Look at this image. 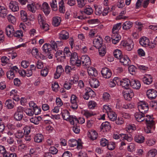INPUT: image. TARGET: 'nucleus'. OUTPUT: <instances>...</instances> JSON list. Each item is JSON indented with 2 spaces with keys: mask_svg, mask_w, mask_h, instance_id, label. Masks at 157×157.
I'll list each match as a JSON object with an SVG mask.
<instances>
[{
  "mask_svg": "<svg viewBox=\"0 0 157 157\" xmlns=\"http://www.w3.org/2000/svg\"><path fill=\"white\" fill-rule=\"evenodd\" d=\"M70 63L72 65H76L79 67L81 65V61L78 59L77 53L75 52H72L70 55Z\"/></svg>",
  "mask_w": 157,
  "mask_h": 157,
  "instance_id": "1",
  "label": "nucleus"
},
{
  "mask_svg": "<svg viewBox=\"0 0 157 157\" xmlns=\"http://www.w3.org/2000/svg\"><path fill=\"white\" fill-rule=\"evenodd\" d=\"M37 20L41 28L44 31H47L49 29V25L46 22L44 16L40 14H38Z\"/></svg>",
  "mask_w": 157,
  "mask_h": 157,
  "instance_id": "2",
  "label": "nucleus"
},
{
  "mask_svg": "<svg viewBox=\"0 0 157 157\" xmlns=\"http://www.w3.org/2000/svg\"><path fill=\"white\" fill-rule=\"evenodd\" d=\"M63 118L66 121H69L71 124H73V120H75V116H70L69 113L67 110H63L61 112Z\"/></svg>",
  "mask_w": 157,
  "mask_h": 157,
  "instance_id": "3",
  "label": "nucleus"
},
{
  "mask_svg": "<svg viewBox=\"0 0 157 157\" xmlns=\"http://www.w3.org/2000/svg\"><path fill=\"white\" fill-rule=\"evenodd\" d=\"M138 108L140 112L145 113L148 110V104L146 102L141 101L138 103Z\"/></svg>",
  "mask_w": 157,
  "mask_h": 157,
  "instance_id": "4",
  "label": "nucleus"
},
{
  "mask_svg": "<svg viewBox=\"0 0 157 157\" xmlns=\"http://www.w3.org/2000/svg\"><path fill=\"white\" fill-rule=\"evenodd\" d=\"M121 44L126 50L128 51L132 50L134 45L133 41L131 40L122 41L121 42Z\"/></svg>",
  "mask_w": 157,
  "mask_h": 157,
  "instance_id": "5",
  "label": "nucleus"
},
{
  "mask_svg": "<svg viewBox=\"0 0 157 157\" xmlns=\"http://www.w3.org/2000/svg\"><path fill=\"white\" fill-rule=\"evenodd\" d=\"M42 48L44 52L47 54L48 58L50 59L52 58V55L51 53L52 51V48L50 44H45L43 46Z\"/></svg>",
  "mask_w": 157,
  "mask_h": 157,
  "instance_id": "6",
  "label": "nucleus"
},
{
  "mask_svg": "<svg viewBox=\"0 0 157 157\" xmlns=\"http://www.w3.org/2000/svg\"><path fill=\"white\" fill-rule=\"evenodd\" d=\"M81 59V64L84 67L87 68L90 66L91 64V61L90 57L87 55L82 56Z\"/></svg>",
  "mask_w": 157,
  "mask_h": 157,
  "instance_id": "7",
  "label": "nucleus"
},
{
  "mask_svg": "<svg viewBox=\"0 0 157 157\" xmlns=\"http://www.w3.org/2000/svg\"><path fill=\"white\" fill-rule=\"evenodd\" d=\"M101 74L102 77L105 78H109L112 75L111 71L108 68L104 67L102 68Z\"/></svg>",
  "mask_w": 157,
  "mask_h": 157,
  "instance_id": "8",
  "label": "nucleus"
},
{
  "mask_svg": "<svg viewBox=\"0 0 157 157\" xmlns=\"http://www.w3.org/2000/svg\"><path fill=\"white\" fill-rule=\"evenodd\" d=\"M63 71L64 70L61 65L57 66L56 67V72L54 74V78L55 79L59 78Z\"/></svg>",
  "mask_w": 157,
  "mask_h": 157,
  "instance_id": "9",
  "label": "nucleus"
},
{
  "mask_svg": "<svg viewBox=\"0 0 157 157\" xmlns=\"http://www.w3.org/2000/svg\"><path fill=\"white\" fill-rule=\"evenodd\" d=\"M157 92L154 89H151L147 90V95L148 98L150 99H155L157 95Z\"/></svg>",
  "mask_w": 157,
  "mask_h": 157,
  "instance_id": "10",
  "label": "nucleus"
},
{
  "mask_svg": "<svg viewBox=\"0 0 157 157\" xmlns=\"http://www.w3.org/2000/svg\"><path fill=\"white\" fill-rule=\"evenodd\" d=\"M9 7L10 9L13 12L17 11L19 10V6L17 2L12 1L9 4Z\"/></svg>",
  "mask_w": 157,
  "mask_h": 157,
  "instance_id": "11",
  "label": "nucleus"
},
{
  "mask_svg": "<svg viewBox=\"0 0 157 157\" xmlns=\"http://www.w3.org/2000/svg\"><path fill=\"white\" fill-rule=\"evenodd\" d=\"M120 85L126 89H128L130 86L131 81L128 79L124 78L120 81Z\"/></svg>",
  "mask_w": 157,
  "mask_h": 157,
  "instance_id": "12",
  "label": "nucleus"
},
{
  "mask_svg": "<svg viewBox=\"0 0 157 157\" xmlns=\"http://www.w3.org/2000/svg\"><path fill=\"white\" fill-rule=\"evenodd\" d=\"M145 115L144 113L139 112L136 113L135 114V117L137 121L139 122L144 121Z\"/></svg>",
  "mask_w": 157,
  "mask_h": 157,
  "instance_id": "13",
  "label": "nucleus"
},
{
  "mask_svg": "<svg viewBox=\"0 0 157 157\" xmlns=\"http://www.w3.org/2000/svg\"><path fill=\"white\" fill-rule=\"evenodd\" d=\"M124 97L126 100H130L134 96V94L132 90H129L124 93Z\"/></svg>",
  "mask_w": 157,
  "mask_h": 157,
  "instance_id": "14",
  "label": "nucleus"
},
{
  "mask_svg": "<svg viewBox=\"0 0 157 157\" xmlns=\"http://www.w3.org/2000/svg\"><path fill=\"white\" fill-rule=\"evenodd\" d=\"M14 29L12 25H8L6 29V33L9 37H11L13 36Z\"/></svg>",
  "mask_w": 157,
  "mask_h": 157,
  "instance_id": "15",
  "label": "nucleus"
},
{
  "mask_svg": "<svg viewBox=\"0 0 157 157\" xmlns=\"http://www.w3.org/2000/svg\"><path fill=\"white\" fill-rule=\"evenodd\" d=\"M42 9L44 13L46 15H48L50 13L51 9L48 4L46 2H44L42 5Z\"/></svg>",
  "mask_w": 157,
  "mask_h": 157,
  "instance_id": "16",
  "label": "nucleus"
},
{
  "mask_svg": "<svg viewBox=\"0 0 157 157\" xmlns=\"http://www.w3.org/2000/svg\"><path fill=\"white\" fill-rule=\"evenodd\" d=\"M132 22L130 21H127L124 22L122 25V29L124 30L130 29L133 26Z\"/></svg>",
  "mask_w": 157,
  "mask_h": 157,
  "instance_id": "17",
  "label": "nucleus"
},
{
  "mask_svg": "<svg viewBox=\"0 0 157 157\" xmlns=\"http://www.w3.org/2000/svg\"><path fill=\"white\" fill-rule=\"evenodd\" d=\"M139 43L142 46L146 47L149 45V40L147 37H143L140 39Z\"/></svg>",
  "mask_w": 157,
  "mask_h": 157,
  "instance_id": "18",
  "label": "nucleus"
},
{
  "mask_svg": "<svg viewBox=\"0 0 157 157\" xmlns=\"http://www.w3.org/2000/svg\"><path fill=\"white\" fill-rule=\"evenodd\" d=\"M82 114L85 116L86 118H89L96 115L95 113L93 112L86 109H84L82 110Z\"/></svg>",
  "mask_w": 157,
  "mask_h": 157,
  "instance_id": "19",
  "label": "nucleus"
},
{
  "mask_svg": "<svg viewBox=\"0 0 157 157\" xmlns=\"http://www.w3.org/2000/svg\"><path fill=\"white\" fill-rule=\"evenodd\" d=\"M130 86L134 89H139L141 86V84L139 81L132 79L131 81Z\"/></svg>",
  "mask_w": 157,
  "mask_h": 157,
  "instance_id": "20",
  "label": "nucleus"
},
{
  "mask_svg": "<svg viewBox=\"0 0 157 157\" xmlns=\"http://www.w3.org/2000/svg\"><path fill=\"white\" fill-rule=\"evenodd\" d=\"M112 42L114 44H117L121 39V36L119 34H112L111 35Z\"/></svg>",
  "mask_w": 157,
  "mask_h": 157,
  "instance_id": "21",
  "label": "nucleus"
},
{
  "mask_svg": "<svg viewBox=\"0 0 157 157\" xmlns=\"http://www.w3.org/2000/svg\"><path fill=\"white\" fill-rule=\"evenodd\" d=\"M119 60L120 62L125 66H128L130 63V60L127 56H122Z\"/></svg>",
  "mask_w": 157,
  "mask_h": 157,
  "instance_id": "22",
  "label": "nucleus"
},
{
  "mask_svg": "<svg viewBox=\"0 0 157 157\" xmlns=\"http://www.w3.org/2000/svg\"><path fill=\"white\" fill-rule=\"evenodd\" d=\"M153 80L152 77L150 75H146L144 76L143 78V81L147 85L151 84Z\"/></svg>",
  "mask_w": 157,
  "mask_h": 157,
  "instance_id": "23",
  "label": "nucleus"
},
{
  "mask_svg": "<svg viewBox=\"0 0 157 157\" xmlns=\"http://www.w3.org/2000/svg\"><path fill=\"white\" fill-rule=\"evenodd\" d=\"M6 107L8 109H12L14 107V102L11 99L7 100L5 102Z\"/></svg>",
  "mask_w": 157,
  "mask_h": 157,
  "instance_id": "24",
  "label": "nucleus"
},
{
  "mask_svg": "<svg viewBox=\"0 0 157 157\" xmlns=\"http://www.w3.org/2000/svg\"><path fill=\"white\" fill-rule=\"evenodd\" d=\"M88 136L90 139L94 140L97 138L98 134L95 131L92 130L88 132Z\"/></svg>",
  "mask_w": 157,
  "mask_h": 157,
  "instance_id": "25",
  "label": "nucleus"
},
{
  "mask_svg": "<svg viewBox=\"0 0 157 157\" xmlns=\"http://www.w3.org/2000/svg\"><path fill=\"white\" fill-rule=\"evenodd\" d=\"M59 37L60 39L63 40H66L69 37L68 33L65 30H63L59 34Z\"/></svg>",
  "mask_w": 157,
  "mask_h": 157,
  "instance_id": "26",
  "label": "nucleus"
},
{
  "mask_svg": "<svg viewBox=\"0 0 157 157\" xmlns=\"http://www.w3.org/2000/svg\"><path fill=\"white\" fill-rule=\"evenodd\" d=\"M121 23H119L114 25L112 29V34H118V31L121 27Z\"/></svg>",
  "mask_w": 157,
  "mask_h": 157,
  "instance_id": "27",
  "label": "nucleus"
},
{
  "mask_svg": "<svg viewBox=\"0 0 157 157\" xmlns=\"http://www.w3.org/2000/svg\"><path fill=\"white\" fill-rule=\"evenodd\" d=\"M87 72L89 75L96 77L98 75V72L96 70L94 67H88Z\"/></svg>",
  "mask_w": 157,
  "mask_h": 157,
  "instance_id": "28",
  "label": "nucleus"
},
{
  "mask_svg": "<svg viewBox=\"0 0 157 157\" xmlns=\"http://www.w3.org/2000/svg\"><path fill=\"white\" fill-rule=\"evenodd\" d=\"M93 43L94 46L96 48H98L102 46V39L99 37V38H95L94 39Z\"/></svg>",
  "mask_w": 157,
  "mask_h": 157,
  "instance_id": "29",
  "label": "nucleus"
},
{
  "mask_svg": "<svg viewBox=\"0 0 157 157\" xmlns=\"http://www.w3.org/2000/svg\"><path fill=\"white\" fill-rule=\"evenodd\" d=\"M89 83L92 88H97L99 85L98 81L96 78L92 79L89 81Z\"/></svg>",
  "mask_w": 157,
  "mask_h": 157,
  "instance_id": "30",
  "label": "nucleus"
},
{
  "mask_svg": "<svg viewBox=\"0 0 157 157\" xmlns=\"http://www.w3.org/2000/svg\"><path fill=\"white\" fill-rule=\"evenodd\" d=\"M155 128V124H147V127L144 128V130L146 133H152Z\"/></svg>",
  "mask_w": 157,
  "mask_h": 157,
  "instance_id": "31",
  "label": "nucleus"
},
{
  "mask_svg": "<svg viewBox=\"0 0 157 157\" xmlns=\"http://www.w3.org/2000/svg\"><path fill=\"white\" fill-rule=\"evenodd\" d=\"M42 118L40 116L35 117H31L30 119L31 122L33 123L35 125H38L40 123L41 120Z\"/></svg>",
  "mask_w": 157,
  "mask_h": 157,
  "instance_id": "32",
  "label": "nucleus"
},
{
  "mask_svg": "<svg viewBox=\"0 0 157 157\" xmlns=\"http://www.w3.org/2000/svg\"><path fill=\"white\" fill-rule=\"evenodd\" d=\"M145 118L144 122H145L146 124H155L153 120V117L151 115H146L145 116Z\"/></svg>",
  "mask_w": 157,
  "mask_h": 157,
  "instance_id": "33",
  "label": "nucleus"
},
{
  "mask_svg": "<svg viewBox=\"0 0 157 157\" xmlns=\"http://www.w3.org/2000/svg\"><path fill=\"white\" fill-rule=\"evenodd\" d=\"M61 21V17L56 16L54 17L52 20V24L55 26H58L60 23Z\"/></svg>",
  "mask_w": 157,
  "mask_h": 157,
  "instance_id": "34",
  "label": "nucleus"
},
{
  "mask_svg": "<svg viewBox=\"0 0 157 157\" xmlns=\"http://www.w3.org/2000/svg\"><path fill=\"white\" fill-rule=\"evenodd\" d=\"M120 136H121V139L123 140H126L128 142L131 141L132 140V135L130 134H121Z\"/></svg>",
  "mask_w": 157,
  "mask_h": 157,
  "instance_id": "35",
  "label": "nucleus"
},
{
  "mask_svg": "<svg viewBox=\"0 0 157 157\" xmlns=\"http://www.w3.org/2000/svg\"><path fill=\"white\" fill-rule=\"evenodd\" d=\"M8 13L7 9L4 7L0 6V17L4 18Z\"/></svg>",
  "mask_w": 157,
  "mask_h": 157,
  "instance_id": "36",
  "label": "nucleus"
},
{
  "mask_svg": "<svg viewBox=\"0 0 157 157\" xmlns=\"http://www.w3.org/2000/svg\"><path fill=\"white\" fill-rule=\"evenodd\" d=\"M120 81V79L117 77H115L113 79L111 80L109 82V85L110 87H113L116 86L117 83Z\"/></svg>",
  "mask_w": 157,
  "mask_h": 157,
  "instance_id": "37",
  "label": "nucleus"
},
{
  "mask_svg": "<svg viewBox=\"0 0 157 157\" xmlns=\"http://www.w3.org/2000/svg\"><path fill=\"white\" fill-rule=\"evenodd\" d=\"M110 128V124L108 121L102 123L101 125V129L105 130L106 131L109 130Z\"/></svg>",
  "mask_w": 157,
  "mask_h": 157,
  "instance_id": "38",
  "label": "nucleus"
},
{
  "mask_svg": "<svg viewBox=\"0 0 157 157\" xmlns=\"http://www.w3.org/2000/svg\"><path fill=\"white\" fill-rule=\"evenodd\" d=\"M134 139L136 142L139 143H142L144 141V137L141 135H137L135 136Z\"/></svg>",
  "mask_w": 157,
  "mask_h": 157,
  "instance_id": "39",
  "label": "nucleus"
},
{
  "mask_svg": "<svg viewBox=\"0 0 157 157\" xmlns=\"http://www.w3.org/2000/svg\"><path fill=\"white\" fill-rule=\"evenodd\" d=\"M59 12L63 13L65 12V7L64 2L63 0H61L59 3Z\"/></svg>",
  "mask_w": 157,
  "mask_h": 157,
  "instance_id": "40",
  "label": "nucleus"
},
{
  "mask_svg": "<svg viewBox=\"0 0 157 157\" xmlns=\"http://www.w3.org/2000/svg\"><path fill=\"white\" fill-rule=\"evenodd\" d=\"M44 138L43 136L41 134H37L34 137V141L37 143L41 142Z\"/></svg>",
  "mask_w": 157,
  "mask_h": 157,
  "instance_id": "41",
  "label": "nucleus"
},
{
  "mask_svg": "<svg viewBox=\"0 0 157 157\" xmlns=\"http://www.w3.org/2000/svg\"><path fill=\"white\" fill-rule=\"evenodd\" d=\"M92 8L89 6H87L84 9L83 12L84 13L87 15H90L93 13Z\"/></svg>",
  "mask_w": 157,
  "mask_h": 157,
  "instance_id": "42",
  "label": "nucleus"
},
{
  "mask_svg": "<svg viewBox=\"0 0 157 157\" xmlns=\"http://www.w3.org/2000/svg\"><path fill=\"white\" fill-rule=\"evenodd\" d=\"M109 119L112 121H114L116 120L117 116L116 113L113 111L110 112L107 114Z\"/></svg>",
  "mask_w": 157,
  "mask_h": 157,
  "instance_id": "43",
  "label": "nucleus"
},
{
  "mask_svg": "<svg viewBox=\"0 0 157 157\" xmlns=\"http://www.w3.org/2000/svg\"><path fill=\"white\" fill-rule=\"evenodd\" d=\"M50 5L52 10L54 11L57 10L58 7L56 0H51L50 2Z\"/></svg>",
  "mask_w": 157,
  "mask_h": 157,
  "instance_id": "44",
  "label": "nucleus"
},
{
  "mask_svg": "<svg viewBox=\"0 0 157 157\" xmlns=\"http://www.w3.org/2000/svg\"><path fill=\"white\" fill-rule=\"evenodd\" d=\"M113 55L115 58L119 59H120L122 56L121 51L119 49H116L114 51Z\"/></svg>",
  "mask_w": 157,
  "mask_h": 157,
  "instance_id": "45",
  "label": "nucleus"
},
{
  "mask_svg": "<svg viewBox=\"0 0 157 157\" xmlns=\"http://www.w3.org/2000/svg\"><path fill=\"white\" fill-rule=\"evenodd\" d=\"M98 48V49L99 54L101 56H104L106 53V47L105 46H102Z\"/></svg>",
  "mask_w": 157,
  "mask_h": 157,
  "instance_id": "46",
  "label": "nucleus"
},
{
  "mask_svg": "<svg viewBox=\"0 0 157 157\" xmlns=\"http://www.w3.org/2000/svg\"><path fill=\"white\" fill-rule=\"evenodd\" d=\"M21 17L22 21L25 22L28 19L27 15L26 12L23 10H21L20 11Z\"/></svg>",
  "mask_w": 157,
  "mask_h": 157,
  "instance_id": "47",
  "label": "nucleus"
},
{
  "mask_svg": "<svg viewBox=\"0 0 157 157\" xmlns=\"http://www.w3.org/2000/svg\"><path fill=\"white\" fill-rule=\"evenodd\" d=\"M97 103L94 101H90L88 103V106L90 109H93L97 106Z\"/></svg>",
  "mask_w": 157,
  "mask_h": 157,
  "instance_id": "48",
  "label": "nucleus"
},
{
  "mask_svg": "<svg viewBox=\"0 0 157 157\" xmlns=\"http://www.w3.org/2000/svg\"><path fill=\"white\" fill-rule=\"evenodd\" d=\"M27 7L28 10L33 13H35L36 12V8L35 5V4L32 3L28 4Z\"/></svg>",
  "mask_w": 157,
  "mask_h": 157,
  "instance_id": "49",
  "label": "nucleus"
},
{
  "mask_svg": "<svg viewBox=\"0 0 157 157\" xmlns=\"http://www.w3.org/2000/svg\"><path fill=\"white\" fill-rule=\"evenodd\" d=\"M49 70V69L48 67H44L41 70V75L44 77H46L48 73Z\"/></svg>",
  "mask_w": 157,
  "mask_h": 157,
  "instance_id": "50",
  "label": "nucleus"
},
{
  "mask_svg": "<svg viewBox=\"0 0 157 157\" xmlns=\"http://www.w3.org/2000/svg\"><path fill=\"white\" fill-rule=\"evenodd\" d=\"M77 3V6L80 8L83 7L86 4V0H76Z\"/></svg>",
  "mask_w": 157,
  "mask_h": 157,
  "instance_id": "51",
  "label": "nucleus"
},
{
  "mask_svg": "<svg viewBox=\"0 0 157 157\" xmlns=\"http://www.w3.org/2000/svg\"><path fill=\"white\" fill-rule=\"evenodd\" d=\"M23 117V114L15 112L14 115V118L16 121H20Z\"/></svg>",
  "mask_w": 157,
  "mask_h": 157,
  "instance_id": "52",
  "label": "nucleus"
},
{
  "mask_svg": "<svg viewBox=\"0 0 157 157\" xmlns=\"http://www.w3.org/2000/svg\"><path fill=\"white\" fill-rule=\"evenodd\" d=\"M157 151L155 149H152L150 150L147 153L149 157H154L157 154Z\"/></svg>",
  "mask_w": 157,
  "mask_h": 157,
  "instance_id": "53",
  "label": "nucleus"
},
{
  "mask_svg": "<svg viewBox=\"0 0 157 157\" xmlns=\"http://www.w3.org/2000/svg\"><path fill=\"white\" fill-rule=\"evenodd\" d=\"M13 36L16 37L21 38L23 36V32L21 30H17L14 33Z\"/></svg>",
  "mask_w": 157,
  "mask_h": 157,
  "instance_id": "54",
  "label": "nucleus"
},
{
  "mask_svg": "<svg viewBox=\"0 0 157 157\" xmlns=\"http://www.w3.org/2000/svg\"><path fill=\"white\" fill-rule=\"evenodd\" d=\"M74 70H75V67H71L67 65L65 66V71L67 74H70L71 71Z\"/></svg>",
  "mask_w": 157,
  "mask_h": 157,
  "instance_id": "55",
  "label": "nucleus"
},
{
  "mask_svg": "<svg viewBox=\"0 0 157 157\" xmlns=\"http://www.w3.org/2000/svg\"><path fill=\"white\" fill-rule=\"evenodd\" d=\"M7 77L10 80L12 79L14 77V74L13 71L10 70L8 71L6 73Z\"/></svg>",
  "mask_w": 157,
  "mask_h": 157,
  "instance_id": "56",
  "label": "nucleus"
},
{
  "mask_svg": "<svg viewBox=\"0 0 157 157\" xmlns=\"http://www.w3.org/2000/svg\"><path fill=\"white\" fill-rule=\"evenodd\" d=\"M24 134L23 132L21 130H19L15 134L16 137L18 138H21L24 136Z\"/></svg>",
  "mask_w": 157,
  "mask_h": 157,
  "instance_id": "57",
  "label": "nucleus"
},
{
  "mask_svg": "<svg viewBox=\"0 0 157 157\" xmlns=\"http://www.w3.org/2000/svg\"><path fill=\"white\" fill-rule=\"evenodd\" d=\"M7 18L9 21L12 24H14L16 22L15 17L11 14H9Z\"/></svg>",
  "mask_w": 157,
  "mask_h": 157,
  "instance_id": "58",
  "label": "nucleus"
},
{
  "mask_svg": "<svg viewBox=\"0 0 157 157\" xmlns=\"http://www.w3.org/2000/svg\"><path fill=\"white\" fill-rule=\"evenodd\" d=\"M75 120H73V124H74L75 122L76 123L78 122L81 124H83L85 122V119L83 117H79L78 119H77L75 117Z\"/></svg>",
  "mask_w": 157,
  "mask_h": 157,
  "instance_id": "59",
  "label": "nucleus"
},
{
  "mask_svg": "<svg viewBox=\"0 0 157 157\" xmlns=\"http://www.w3.org/2000/svg\"><path fill=\"white\" fill-rule=\"evenodd\" d=\"M77 144L78 141L74 139L70 140L69 143V146L72 147L76 146Z\"/></svg>",
  "mask_w": 157,
  "mask_h": 157,
  "instance_id": "60",
  "label": "nucleus"
},
{
  "mask_svg": "<svg viewBox=\"0 0 157 157\" xmlns=\"http://www.w3.org/2000/svg\"><path fill=\"white\" fill-rule=\"evenodd\" d=\"M134 107V105L132 103H125L122 105V108L125 109H132Z\"/></svg>",
  "mask_w": 157,
  "mask_h": 157,
  "instance_id": "61",
  "label": "nucleus"
},
{
  "mask_svg": "<svg viewBox=\"0 0 157 157\" xmlns=\"http://www.w3.org/2000/svg\"><path fill=\"white\" fill-rule=\"evenodd\" d=\"M49 153L51 154L55 155L58 152V150L54 146L51 147L49 149Z\"/></svg>",
  "mask_w": 157,
  "mask_h": 157,
  "instance_id": "62",
  "label": "nucleus"
},
{
  "mask_svg": "<svg viewBox=\"0 0 157 157\" xmlns=\"http://www.w3.org/2000/svg\"><path fill=\"white\" fill-rule=\"evenodd\" d=\"M156 140L155 139H148L146 141L147 144L149 146L154 145L156 143Z\"/></svg>",
  "mask_w": 157,
  "mask_h": 157,
  "instance_id": "63",
  "label": "nucleus"
},
{
  "mask_svg": "<svg viewBox=\"0 0 157 157\" xmlns=\"http://www.w3.org/2000/svg\"><path fill=\"white\" fill-rule=\"evenodd\" d=\"M108 143V140L105 138H101L100 140V145L102 147H105L107 145Z\"/></svg>",
  "mask_w": 157,
  "mask_h": 157,
  "instance_id": "64",
  "label": "nucleus"
}]
</instances>
